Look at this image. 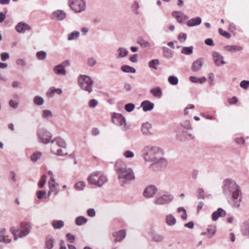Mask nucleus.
<instances>
[{
  "instance_id": "1",
  "label": "nucleus",
  "mask_w": 249,
  "mask_h": 249,
  "mask_svg": "<svg viewBox=\"0 0 249 249\" xmlns=\"http://www.w3.org/2000/svg\"><path fill=\"white\" fill-rule=\"evenodd\" d=\"M222 191L233 207L238 208L240 206L242 200V193L240 187L234 180L230 178L225 179L223 182Z\"/></svg>"
},
{
  "instance_id": "2",
  "label": "nucleus",
  "mask_w": 249,
  "mask_h": 249,
  "mask_svg": "<svg viewBox=\"0 0 249 249\" xmlns=\"http://www.w3.org/2000/svg\"><path fill=\"white\" fill-rule=\"evenodd\" d=\"M142 155L145 161L151 162L153 165L161 167H164L167 165V160L163 157L164 151L159 146L146 145L142 150Z\"/></svg>"
},
{
  "instance_id": "3",
  "label": "nucleus",
  "mask_w": 249,
  "mask_h": 249,
  "mask_svg": "<svg viewBox=\"0 0 249 249\" xmlns=\"http://www.w3.org/2000/svg\"><path fill=\"white\" fill-rule=\"evenodd\" d=\"M115 169L118 175V179L121 185L129 183L135 179L133 170L127 167L125 163L118 160L115 164Z\"/></svg>"
},
{
  "instance_id": "4",
  "label": "nucleus",
  "mask_w": 249,
  "mask_h": 249,
  "mask_svg": "<svg viewBox=\"0 0 249 249\" xmlns=\"http://www.w3.org/2000/svg\"><path fill=\"white\" fill-rule=\"evenodd\" d=\"M32 225L30 222H22L20 224L19 229L12 228L10 231L17 240L18 238H23L28 235L32 230Z\"/></svg>"
},
{
  "instance_id": "5",
  "label": "nucleus",
  "mask_w": 249,
  "mask_h": 249,
  "mask_svg": "<svg viewBox=\"0 0 249 249\" xmlns=\"http://www.w3.org/2000/svg\"><path fill=\"white\" fill-rule=\"evenodd\" d=\"M89 184L101 187L105 184L107 179L101 171H94L91 173L87 178Z\"/></svg>"
},
{
  "instance_id": "6",
  "label": "nucleus",
  "mask_w": 249,
  "mask_h": 249,
  "mask_svg": "<svg viewBox=\"0 0 249 249\" xmlns=\"http://www.w3.org/2000/svg\"><path fill=\"white\" fill-rule=\"evenodd\" d=\"M51 151L52 154L57 156H63L64 154L61 149L57 148V147L61 148H65L67 147V143L61 137H56L51 142Z\"/></svg>"
},
{
  "instance_id": "7",
  "label": "nucleus",
  "mask_w": 249,
  "mask_h": 249,
  "mask_svg": "<svg viewBox=\"0 0 249 249\" xmlns=\"http://www.w3.org/2000/svg\"><path fill=\"white\" fill-rule=\"evenodd\" d=\"M77 82L79 86L82 89L88 93L92 92V85L94 81L89 76L81 74L78 77Z\"/></svg>"
},
{
  "instance_id": "8",
  "label": "nucleus",
  "mask_w": 249,
  "mask_h": 249,
  "mask_svg": "<svg viewBox=\"0 0 249 249\" xmlns=\"http://www.w3.org/2000/svg\"><path fill=\"white\" fill-rule=\"evenodd\" d=\"M69 5L71 9L76 13L82 12L86 8L85 0H69Z\"/></svg>"
},
{
  "instance_id": "9",
  "label": "nucleus",
  "mask_w": 249,
  "mask_h": 249,
  "mask_svg": "<svg viewBox=\"0 0 249 249\" xmlns=\"http://www.w3.org/2000/svg\"><path fill=\"white\" fill-rule=\"evenodd\" d=\"M37 136L39 141L44 144L51 142L53 136L51 132L44 128L39 129L37 131Z\"/></svg>"
},
{
  "instance_id": "10",
  "label": "nucleus",
  "mask_w": 249,
  "mask_h": 249,
  "mask_svg": "<svg viewBox=\"0 0 249 249\" xmlns=\"http://www.w3.org/2000/svg\"><path fill=\"white\" fill-rule=\"evenodd\" d=\"M173 199V196L167 193L156 197L154 201V203L157 205H164L169 204Z\"/></svg>"
},
{
  "instance_id": "11",
  "label": "nucleus",
  "mask_w": 249,
  "mask_h": 249,
  "mask_svg": "<svg viewBox=\"0 0 249 249\" xmlns=\"http://www.w3.org/2000/svg\"><path fill=\"white\" fill-rule=\"evenodd\" d=\"M158 192L157 188L153 185H149L144 189L143 195L145 197L151 198L155 196Z\"/></svg>"
},
{
  "instance_id": "12",
  "label": "nucleus",
  "mask_w": 249,
  "mask_h": 249,
  "mask_svg": "<svg viewBox=\"0 0 249 249\" xmlns=\"http://www.w3.org/2000/svg\"><path fill=\"white\" fill-rule=\"evenodd\" d=\"M113 122L116 124L122 126L124 130H126L128 128V127L126 125L125 118L121 114H117L113 118Z\"/></svg>"
},
{
  "instance_id": "13",
  "label": "nucleus",
  "mask_w": 249,
  "mask_h": 249,
  "mask_svg": "<svg viewBox=\"0 0 249 249\" xmlns=\"http://www.w3.org/2000/svg\"><path fill=\"white\" fill-rule=\"evenodd\" d=\"M49 191L48 193V197H49L52 195L54 196H57L59 193V184L56 181L54 182H48Z\"/></svg>"
},
{
  "instance_id": "14",
  "label": "nucleus",
  "mask_w": 249,
  "mask_h": 249,
  "mask_svg": "<svg viewBox=\"0 0 249 249\" xmlns=\"http://www.w3.org/2000/svg\"><path fill=\"white\" fill-rule=\"evenodd\" d=\"M212 56L213 60L216 66L219 67L226 64L224 61V57L218 52H213Z\"/></svg>"
},
{
  "instance_id": "15",
  "label": "nucleus",
  "mask_w": 249,
  "mask_h": 249,
  "mask_svg": "<svg viewBox=\"0 0 249 249\" xmlns=\"http://www.w3.org/2000/svg\"><path fill=\"white\" fill-rule=\"evenodd\" d=\"M141 131L143 135L147 136L153 135L152 124L148 122L143 123L142 125Z\"/></svg>"
},
{
  "instance_id": "16",
  "label": "nucleus",
  "mask_w": 249,
  "mask_h": 249,
  "mask_svg": "<svg viewBox=\"0 0 249 249\" xmlns=\"http://www.w3.org/2000/svg\"><path fill=\"white\" fill-rule=\"evenodd\" d=\"M172 15L177 19V21L180 23H184L186 20L188 19V17L181 11H174Z\"/></svg>"
},
{
  "instance_id": "17",
  "label": "nucleus",
  "mask_w": 249,
  "mask_h": 249,
  "mask_svg": "<svg viewBox=\"0 0 249 249\" xmlns=\"http://www.w3.org/2000/svg\"><path fill=\"white\" fill-rule=\"evenodd\" d=\"M54 73L59 76H64L67 73L65 66L63 64H60L54 66L53 68Z\"/></svg>"
},
{
  "instance_id": "18",
  "label": "nucleus",
  "mask_w": 249,
  "mask_h": 249,
  "mask_svg": "<svg viewBox=\"0 0 249 249\" xmlns=\"http://www.w3.org/2000/svg\"><path fill=\"white\" fill-rule=\"evenodd\" d=\"M204 59L203 58H199L195 61L192 65V70L194 71H199L203 65Z\"/></svg>"
},
{
  "instance_id": "19",
  "label": "nucleus",
  "mask_w": 249,
  "mask_h": 249,
  "mask_svg": "<svg viewBox=\"0 0 249 249\" xmlns=\"http://www.w3.org/2000/svg\"><path fill=\"white\" fill-rule=\"evenodd\" d=\"M16 31L19 33H24L26 31H29L31 27L27 23L20 22L15 27Z\"/></svg>"
},
{
  "instance_id": "20",
  "label": "nucleus",
  "mask_w": 249,
  "mask_h": 249,
  "mask_svg": "<svg viewBox=\"0 0 249 249\" xmlns=\"http://www.w3.org/2000/svg\"><path fill=\"white\" fill-rule=\"evenodd\" d=\"M201 22V18L199 17H197L188 20L186 22V25L189 27H192L199 25Z\"/></svg>"
},
{
  "instance_id": "21",
  "label": "nucleus",
  "mask_w": 249,
  "mask_h": 249,
  "mask_svg": "<svg viewBox=\"0 0 249 249\" xmlns=\"http://www.w3.org/2000/svg\"><path fill=\"white\" fill-rule=\"evenodd\" d=\"M6 230L4 228L0 229V243H4L6 244L10 243L11 240L8 238V235L6 234Z\"/></svg>"
},
{
  "instance_id": "22",
  "label": "nucleus",
  "mask_w": 249,
  "mask_h": 249,
  "mask_svg": "<svg viewBox=\"0 0 249 249\" xmlns=\"http://www.w3.org/2000/svg\"><path fill=\"white\" fill-rule=\"evenodd\" d=\"M226 212L222 208H218L217 211L212 213V219L213 221H216L219 217L226 215Z\"/></svg>"
},
{
  "instance_id": "23",
  "label": "nucleus",
  "mask_w": 249,
  "mask_h": 249,
  "mask_svg": "<svg viewBox=\"0 0 249 249\" xmlns=\"http://www.w3.org/2000/svg\"><path fill=\"white\" fill-rule=\"evenodd\" d=\"M141 107L144 111L146 112L152 110L154 107V104L148 100H145L141 103Z\"/></svg>"
},
{
  "instance_id": "24",
  "label": "nucleus",
  "mask_w": 249,
  "mask_h": 249,
  "mask_svg": "<svg viewBox=\"0 0 249 249\" xmlns=\"http://www.w3.org/2000/svg\"><path fill=\"white\" fill-rule=\"evenodd\" d=\"M113 235L115 238V242H120L125 237L126 233L123 230L114 232Z\"/></svg>"
},
{
  "instance_id": "25",
  "label": "nucleus",
  "mask_w": 249,
  "mask_h": 249,
  "mask_svg": "<svg viewBox=\"0 0 249 249\" xmlns=\"http://www.w3.org/2000/svg\"><path fill=\"white\" fill-rule=\"evenodd\" d=\"M66 14L65 12L62 10H57L53 12L52 14V18L57 20H61L65 18Z\"/></svg>"
},
{
  "instance_id": "26",
  "label": "nucleus",
  "mask_w": 249,
  "mask_h": 249,
  "mask_svg": "<svg viewBox=\"0 0 249 249\" xmlns=\"http://www.w3.org/2000/svg\"><path fill=\"white\" fill-rule=\"evenodd\" d=\"M150 92L157 98H160L162 96V90L159 87H156L150 89Z\"/></svg>"
},
{
  "instance_id": "27",
  "label": "nucleus",
  "mask_w": 249,
  "mask_h": 249,
  "mask_svg": "<svg viewBox=\"0 0 249 249\" xmlns=\"http://www.w3.org/2000/svg\"><path fill=\"white\" fill-rule=\"evenodd\" d=\"M224 48L225 51L230 52H237L243 50L242 47L237 45H227Z\"/></svg>"
},
{
  "instance_id": "28",
  "label": "nucleus",
  "mask_w": 249,
  "mask_h": 249,
  "mask_svg": "<svg viewBox=\"0 0 249 249\" xmlns=\"http://www.w3.org/2000/svg\"><path fill=\"white\" fill-rule=\"evenodd\" d=\"M117 58H121L126 57L128 55V51L123 47H119L117 51Z\"/></svg>"
},
{
  "instance_id": "29",
  "label": "nucleus",
  "mask_w": 249,
  "mask_h": 249,
  "mask_svg": "<svg viewBox=\"0 0 249 249\" xmlns=\"http://www.w3.org/2000/svg\"><path fill=\"white\" fill-rule=\"evenodd\" d=\"M241 232L243 236H249V220L243 223Z\"/></svg>"
},
{
  "instance_id": "30",
  "label": "nucleus",
  "mask_w": 249,
  "mask_h": 249,
  "mask_svg": "<svg viewBox=\"0 0 249 249\" xmlns=\"http://www.w3.org/2000/svg\"><path fill=\"white\" fill-rule=\"evenodd\" d=\"M140 6L139 2L137 0H134L132 4L131 5V9L133 13L136 15H138L140 14L139 9Z\"/></svg>"
},
{
  "instance_id": "31",
  "label": "nucleus",
  "mask_w": 249,
  "mask_h": 249,
  "mask_svg": "<svg viewBox=\"0 0 249 249\" xmlns=\"http://www.w3.org/2000/svg\"><path fill=\"white\" fill-rule=\"evenodd\" d=\"M137 43L143 48H149L150 47L149 43L142 37H139L137 40Z\"/></svg>"
},
{
  "instance_id": "32",
  "label": "nucleus",
  "mask_w": 249,
  "mask_h": 249,
  "mask_svg": "<svg viewBox=\"0 0 249 249\" xmlns=\"http://www.w3.org/2000/svg\"><path fill=\"white\" fill-rule=\"evenodd\" d=\"M176 221V218L171 214H168L166 216V223L170 226H172L175 225Z\"/></svg>"
},
{
  "instance_id": "33",
  "label": "nucleus",
  "mask_w": 249,
  "mask_h": 249,
  "mask_svg": "<svg viewBox=\"0 0 249 249\" xmlns=\"http://www.w3.org/2000/svg\"><path fill=\"white\" fill-rule=\"evenodd\" d=\"M164 238L163 235L159 233H153L152 236V240L156 242H162Z\"/></svg>"
},
{
  "instance_id": "34",
  "label": "nucleus",
  "mask_w": 249,
  "mask_h": 249,
  "mask_svg": "<svg viewBox=\"0 0 249 249\" xmlns=\"http://www.w3.org/2000/svg\"><path fill=\"white\" fill-rule=\"evenodd\" d=\"M87 221V218L82 216H79L75 219V224L77 226H81L86 223Z\"/></svg>"
},
{
  "instance_id": "35",
  "label": "nucleus",
  "mask_w": 249,
  "mask_h": 249,
  "mask_svg": "<svg viewBox=\"0 0 249 249\" xmlns=\"http://www.w3.org/2000/svg\"><path fill=\"white\" fill-rule=\"evenodd\" d=\"M80 36V33L78 31L72 32L68 35V40L69 41L77 39Z\"/></svg>"
},
{
  "instance_id": "36",
  "label": "nucleus",
  "mask_w": 249,
  "mask_h": 249,
  "mask_svg": "<svg viewBox=\"0 0 249 249\" xmlns=\"http://www.w3.org/2000/svg\"><path fill=\"white\" fill-rule=\"evenodd\" d=\"M64 225V222L62 220H54L52 222V226L54 229H60Z\"/></svg>"
},
{
  "instance_id": "37",
  "label": "nucleus",
  "mask_w": 249,
  "mask_h": 249,
  "mask_svg": "<svg viewBox=\"0 0 249 249\" xmlns=\"http://www.w3.org/2000/svg\"><path fill=\"white\" fill-rule=\"evenodd\" d=\"M216 232V227L214 226H209L207 228V236L209 238H211L214 235Z\"/></svg>"
},
{
  "instance_id": "38",
  "label": "nucleus",
  "mask_w": 249,
  "mask_h": 249,
  "mask_svg": "<svg viewBox=\"0 0 249 249\" xmlns=\"http://www.w3.org/2000/svg\"><path fill=\"white\" fill-rule=\"evenodd\" d=\"M121 70L124 72L134 73L136 72L135 69L128 65H123L121 68Z\"/></svg>"
},
{
  "instance_id": "39",
  "label": "nucleus",
  "mask_w": 249,
  "mask_h": 249,
  "mask_svg": "<svg viewBox=\"0 0 249 249\" xmlns=\"http://www.w3.org/2000/svg\"><path fill=\"white\" fill-rule=\"evenodd\" d=\"M193 47L192 46L189 47H183L182 48L181 53L186 55H190L193 53Z\"/></svg>"
},
{
  "instance_id": "40",
  "label": "nucleus",
  "mask_w": 249,
  "mask_h": 249,
  "mask_svg": "<svg viewBox=\"0 0 249 249\" xmlns=\"http://www.w3.org/2000/svg\"><path fill=\"white\" fill-rule=\"evenodd\" d=\"M54 246V240L50 237H47L46 239L45 248L52 249Z\"/></svg>"
},
{
  "instance_id": "41",
  "label": "nucleus",
  "mask_w": 249,
  "mask_h": 249,
  "mask_svg": "<svg viewBox=\"0 0 249 249\" xmlns=\"http://www.w3.org/2000/svg\"><path fill=\"white\" fill-rule=\"evenodd\" d=\"M42 116L44 119L49 120L53 117L52 112L50 110L44 109L42 111Z\"/></svg>"
},
{
  "instance_id": "42",
  "label": "nucleus",
  "mask_w": 249,
  "mask_h": 249,
  "mask_svg": "<svg viewBox=\"0 0 249 249\" xmlns=\"http://www.w3.org/2000/svg\"><path fill=\"white\" fill-rule=\"evenodd\" d=\"M42 153L40 152L36 151L31 156V160L33 162H36L41 157Z\"/></svg>"
},
{
  "instance_id": "43",
  "label": "nucleus",
  "mask_w": 249,
  "mask_h": 249,
  "mask_svg": "<svg viewBox=\"0 0 249 249\" xmlns=\"http://www.w3.org/2000/svg\"><path fill=\"white\" fill-rule=\"evenodd\" d=\"M44 101L43 98L39 96H36L34 98V103L37 106H41L44 104Z\"/></svg>"
},
{
  "instance_id": "44",
  "label": "nucleus",
  "mask_w": 249,
  "mask_h": 249,
  "mask_svg": "<svg viewBox=\"0 0 249 249\" xmlns=\"http://www.w3.org/2000/svg\"><path fill=\"white\" fill-rule=\"evenodd\" d=\"M168 82L172 85H177L178 83V79L175 76H170L168 78Z\"/></svg>"
},
{
  "instance_id": "45",
  "label": "nucleus",
  "mask_w": 249,
  "mask_h": 249,
  "mask_svg": "<svg viewBox=\"0 0 249 249\" xmlns=\"http://www.w3.org/2000/svg\"><path fill=\"white\" fill-rule=\"evenodd\" d=\"M36 56L38 59L40 60H43L46 59L47 53L43 51H38L36 53Z\"/></svg>"
},
{
  "instance_id": "46",
  "label": "nucleus",
  "mask_w": 249,
  "mask_h": 249,
  "mask_svg": "<svg viewBox=\"0 0 249 249\" xmlns=\"http://www.w3.org/2000/svg\"><path fill=\"white\" fill-rule=\"evenodd\" d=\"M85 186V183L84 181H80L75 183L74 185V188L77 190L81 191L84 189Z\"/></svg>"
},
{
  "instance_id": "47",
  "label": "nucleus",
  "mask_w": 249,
  "mask_h": 249,
  "mask_svg": "<svg viewBox=\"0 0 249 249\" xmlns=\"http://www.w3.org/2000/svg\"><path fill=\"white\" fill-rule=\"evenodd\" d=\"M160 64L159 61L158 59H153L150 61L149 62L148 65L149 67L151 68L154 69L155 70L157 69V66Z\"/></svg>"
},
{
  "instance_id": "48",
  "label": "nucleus",
  "mask_w": 249,
  "mask_h": 249,
  "mask_svg": "<svg viewBox=\"0 0 249 249\" xmlns=\"http://www.w3.org/2000/svg\"><path fill=\"white\" fill-rule=\"evenodd\" d=\"M177 212L178 213H181V217L182 219L185 220L187 219V213L185 209L183 207H179Z\"/></svg>"
},
{
  "instance_id": "49",
  "label": "nucleus",
  "mask_w": 249,
  "mask_h": 249,
  "mask_svg": "<svg viewBox=\"0 0 249 249\" xmlns=\"http://www.w3.org/2000/svg\"><path fill=\"white\" fill-rule=\"evenodd\" d=\"M46 178L47 177L45 175H43L41 176V178L38 183V186L39 187L42 188L44 187L46 182Z\"/></svg>"
},
{
  "instance_id": "50",
  "label": "nucleus",
  "mask_w": 249,
  "mask_h": 249,
  "mask_svg": "<svg viewBox=\"0 0 249 249\" xmlns=\"http://www.w3.org/2000/svg\"><path fill=\"white\" fill-rule=\"evenodd\" d=\"M163 53L164 56L168 58H171L173 56L172 51L167 48H164Z\"/></svg>"
},
{
  "instance_id": "51",
  "label": "nucleus",
  "mask_w": 249,
  "mask_h": 249,
  "mask_svg": "<svg viewBox=\"0 0 249 249\" xmlns=\"http://www.w3.org/2000/svg\"><path fill=\"white\" fill-rule=\"evenodd\" d=\"M55 88L52 87L49 89L48 91L46 93V95L49 98L53 97L55 93Z\"/></svg>"
},
{
  "instance_id": "52",
  "label": "nucleus",
  "mask_w": 249,
  "mask_h": 249,
  "mask_svg": "<svg viewBox=\"0 0 249 249\" xmlns=\"http://www.w3.org/2000/svg\"><path fill=\"white\" fill-rule=\"evenodd\" d=\"M98 104V102L97 100L92 99L89 101L88 105L90 108H94L97 106Z\"/></svg>"
},
{
  "instance_id": "53",
  "label": "nucleus",
  "mask_w": 249,
  "mask_h": 249,
  "mask_svg": "<svg viewBox=\"0 0 249 249\" xmlns=\"http://www.w3.org/2000/svg\"><path fill=\"white\" fill-rule=\"evenodd\" d=\"M198 199H205L204 191L202 188H199L197 191Z\"/></svg>"
},
{
  "instance_id": "54",
  "label": "nucleus",
  "mask_w": 249,
  "mask_h": 249,
  "mask_svg": "<svg viewBox=\"0 0 249 249\" xmlns=\"http://www.w3.org/2000/svg\"><path fill=\"white\" fill-rule=\"evenodd\" d=\"M240 86L244 89H247L249 88V81L243 80L240 83Z\"/></svg>"
},
{
  "instance_id": "55",
  "label": "nucleus",
  "mask_w": 249,
  "mask_h": 249,
  "mask_svg": "<svg viewBox=\"0 0 249 249\" xmlns=\"http://www.w3.org/2000/svg\"><path fill=\"white\" fill-rule=\"evenodd\" d=\"M218 32L220 35L222 36H224L227 38H229L231 36L230 34H229L226 31L223 30L221 28H219L218 29Z\"/></svg>"
},
{
  "instance_id": "56",
  "label": "nucleus",
  "mask_w": 249,
  "mask_h": 249,
  "mask_svg": "<svg viewBox=\"0 0 249 249\" xmlns=\"http://www.w3.org/2000/svg\"><path fill=\"white\" fill-rule=\"evenodd\" d=\"M135 107V105L132 103H129L125 105L124 109L128 112L132 111Z\"/></svg>"
},
{
  "instance_id": "57",
  "label": "nucleus",
  "mask_w": 249,
  "mask_h": 249,
  "mask_svg": "<svg viewBox=\"0 0 249 249\" xmlns=\"http://www.w3.org/2000/svg\"><path fill=\"white\" fill-rule=\"evenodd\" d=\"M124 156L126 158H132L134 157V153L130 150H126L123 153Z\"/></svg>"
},
{
  "instance_id": "58",
  "label": "nucleus",
  "mask_w": 249,
  "mask_h": 249,
  "mask_svg": "<svg viewBox=\"0 0 249 249\" xmlns=\"http://www.w3.org/2000/svg\"><path fill=\"white\" fill-rule=\"evenodd\" d=\"M9 105L11 107L16 108L18 106V102L14 100H10L9 102Z\"/></svg>"
},
{
  "instance_id": "59",
  "label": "nucleus",
  "mask_w": 249,
  "mask_h": 249,
  "mask_svg": "<svg viewBox=\"0 0 249 249\" xmlns=\"http://www.w3.org/2000/svg\"><path fill=\"white\" fill-rule=\"evenodd\" d=\"M66 237L68 240L71 243H73L75 240V237L73 235L68 233L66 234Z\"/></svg>"
},
{
  "instance_id": "60",
  "label": "nucleus",
  "mask_w": 249,
  "mask_h": 249,
  "mask_svg": "<svg viewBox=\"0 0 249 249\" xmlns=\"http://www.w3.org/2000/svg\"><path fill=\"white\" fill-rule=\"evenodd\" d=\"M96 63V60L93 57H90L88 59V64L90 66H93Z\"/></svg>"
},
{
  "instance_id": "61",
  "label": "nucleus",
  "mask_w": 249,
  "mask_h": 249,
  "mask_svg": "<svg viewBox=\"0 0 249 249\" xmlns=\"http://www.w3.org/2000/svg\"><path fill=\"white\" fill-rule=\"evenodd\" d=\"M37 197L39 199H42L46 195V191H38L36 193Z\"/></svg>"
},
{
  "instance_id": "62",
  "label": "nucleus",
  "mask_w": 249,
  "mask_h": 249,
  "mask_svg": "<svg viewBox=\"0 0 249 249\" xmlns=\"http://www.w3.org/2000/svg\"><path fill=\"white\" fill-rule=\"evenodd\" d=\"M16 64L18 65L25 66L26 65V63L24 59L22 58H18L16 60Z\"/></svg>"
},
{
  "instance_id": "63",
  "label": "nucleus",
  "mask_w": 249,
  "mask_h": 249,
  "mask_svg": "<svg viewBox=\"0 0 249 249\" xmlns=\"http://www.w3.org/2000/svg\"><path fill=\"white\" fill-rule=\"evenodd\" d=\"M187 38V35L183 33H181L178 35V39L180 40V41L183 42Z\"/></svg>"
},
{
  "instance_id": "64",
  "label": "nucleus",
  "mask_w": 249,
  "mask_h": 249,
  "mask_svg": "<svg viewBox=\"0 0 249 249\" xmlns=\"http://www.w3.org/2000/svg\"><path fill=\"white\" fill-rule=\"evenodd\" d=\"M87 214L90 217H94L95 215V211L93 209L90 208L87 210Z\"/></svg>"
}]
</instances>
